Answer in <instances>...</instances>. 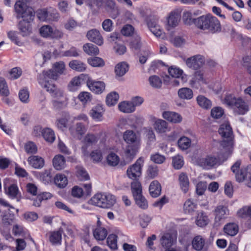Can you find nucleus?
I'll return each instance as SVG.
<instances>
[{
  "mask_svg": "<svg viewBox=\"0 0 251 251\" xmlns=\"http://www.w3.org/2000/svg\"><path fill=\"white\" fill-rule=\"evenodd\" d=\"M54 182L59 188H64L68 184L67 177L62 174H57L54 178Z\"/></svg>",
  "mask_w": 251,
  "mask_h": 251,
  "instance_id": "58836bf2",
  "label": "nucleus"
},
{
  "mask_svg": "<svg viewBox=\"0 0 251 251\" xmlns=\"http://www.w3.org/2000/svg\"><path fill=\"white\" fill-rule=\"evenodd\" d=\"M178 181L181 190L186 193L189 189L190 182L187 174L185 173H181L178 176Z\"/></svg>",
  "mask_w": 251,
  "mask_h": 251,
  "instance_id": "393cba45",
  "label": "nucleus"
},
{
  "mask_svg": "<svg viewBox=\"0 0 251 251\" xmlns=\"http://www.w3.org/2000/svg\"><path fill=\"white\" fill-rule=\"evenodd\" d=\"M9 94V91L8 88L5 80L0 77V95L2 96L7 97Z\"/></svg>",
  "mask_w": 251,
  "mask_h": 251,
  "instance_id": "603ef678",
  "label": "nucleus"
},
{
  "mask_svg": "<svg viewBox=\"0 0 251 251\" xmlns=\"http://www.w3.org/2000/svg\"><path fill=\"white\" fill-rule=\"evenodd\" d=\"M25 149L26 152L28 153L35 154L37 151V147L34 143L28 142L25 144Z\"/></svg>",
  "mask_w": 251,
  "mask_h": 251,
  "instance_id": "338daca9",
  "label": "nucleus"
},
{
  "mask_svg": "<svg viewBox=\"0 0 251 251\" xmlns=\"http://www.w3.org/2000/svg\"><path fill=\"white\" fill-rule=\"evenodd\" d=\"M104 112V110L102 106L100 104H97L91 109L89 114L95 121H101L103 119Z\"/></svg>",
  "mask_w": 251,
  "mask_h": 251,
  "instance_id": "6ab92c4d",
  "label": "nucleus"
},
{
  "mask_svg": "<svg viewBox=\"0 0 251 251\" xmlns=\"http://www.w3.org/2000/svg\"><path fill=\"white\" fill-rule=\"evenodd\" d=\"M206 239L201 235H197L192 241V247L197 251H201L206 249Z\"/></svg>",
  "mask_w": 251,
  "mask_h": 251,
  "instance_id": "2eb2a0df",
  "label": "nucleus"
},
{
  "mask_svg": "<svg viewBox=\"0 0 251 251\" xmlns=\"http://www.w3.org/2000/svg\"><path fill=\"white\" fill-rule=\"evenodd\" d=\"M149 27L150 28L151 32L156 37L163 38L164 37V33L159 25L153 24H148Z\"/></svg>",
  "mask_w": 251,
  "mask_h": 251,
  "instance_id": "49530a36",
  "label": "nucleus"
},
{
  "mask_svg": "<svg viewBox=\"0 0 251 251\" xmlns=\"http://www.w3.org/2000/svg\"><path fill=\"white\" fill-rule=\"evenodd\" d=\"M225 103L231 106L234 112L238 115H244L249 110L248 103L242 98H236L232 95L226 96L225 99Z\"/></svg>",
  "mask_w": 251,
  "mask_h": 251,
  "instance_id": "20e7f679",
  "label": "nucleus"
},
{
  "mask_svg": "<svg viewBox=\"0 0 251 251\" xmlns=\"http://www.w3.org/2000/svg\"><path fill=\"white\" fill-rule=\"evenodd\" d=\"M143 161V159L140 157L132 166L128 168L126 173L129 178L135 180L141 176Z\"/></svg>",
  "mask_w": 251,
  "mask_h": 251,
  "instance_id": "6e6552de",
  "label": "nucleus"
},
{
  "mask_svg": "<svg viewBox=\"0 0 251 251\" xmlns=\"http://www.w3.org/2000/svg\"><path fill=\"white\" fill-rule=\"evenodd\" d=\"M239 217L241 218H245L249 216L251 218V206H244L241 208L237 212Z\"/></svg>",
  "mask_w": 251,
  "mask_h": 251,
  "instance_id": "0e129e2a",
  "label": "nucleus"
},
{
  "mask_svg": "<svg viewBox=\"0 0 251 251\" xmlns=\"http://www.w3.org/2000/svg\"><path fill=\"white\" fill-rule=\"evenodd\" d=\"M119 99V95L115 92L109 93L106 97V102L109 106L115 105Z\"/></svg>",
  "mask_w": 251,
  "mask_h": 251,
  "instance_id": "09e8293b",
  "label": "nucleus"
},
{
  "mask_svg": "<svg viewBox=\"0 0 251 251\" xmlns=\"http://www.w3.org/2000/svg\"><path fill=\"white\" fill-rule=\"evenodd\" d=\"M180 14L178 11L171 12L168 18V24L170 26L176 27L180 20Z\"/></svg>",
  "mask_w": 251,
  "mask_h": 251,
  "instance_id": "cd10ccee",
  "label": "nucleus"
},
{
  "mask_svg": "<svg viewBox=\"0 0 251 251\" xmlns=\"http://www.w3.org/2000/svg\"><path fill=\"white\" fill-rule=\"evenodd\" d=\"M151 160L156 164H162L166 160L165 156L159 154V153H155L151 155Z\"/></svg>",
  "mask_w": 251,
  "mask_h": 251,
  "instance_id": "e2e57ef3",
  "label": "nucleus"
},
{
  "mask_svg": "<svg viewBox=\"0 0 251 251\" xmlns=\"http://www.w3.org/2000/svg\"><path fill=\"white\" fill-rule=\"evenodd\" d=\"M77 98L82 104H84L87 102L91 101V95L89 92H82L80 93Z\"/></svg>",
  "mask_w": 251,
  "mask_h": 251,
  "instance_id": "774afa93",
  "label": "nucleus"
},
{
  "mask_svg": "<svg viewBox=\"0 0 251 251\" xmlns=\"http://www.w3.org/2000/svg\"><path fill=\"white\" fill-rule=\"evenodd\" d=\"M196 208V205L190 200H188L184 204V210L186 213H190Z\"/></svg>",
  "mask_w": 251,
  "mask_h": 251,
  "instance_id": "680f3d73",
  "label": "nucleus"
},
{
  "mask_svg": "<svg viewBox=\"0 0 251 251\" xmlns=\"http://www.w3.org/2000/svg\"><path fill=\"white\" fill-rule=\"evenodd\" d=\"M208 222L207 217L203 212H200L198 214V216L196 221L197 226L200 227L205 226Z\"/></svg>",
  "mask_w": 251,
  "mask_h": 251,
  "instance_id": "de8ad7c7",
  "label": "nucleus"
},
{
  "mask_svg": "<svg viewBox=\"0 0 251 251\" xmlns=\"http://www.w3.org/2000/svg\"><path fill=\"white\" fill-rule=\"evenodd\" d=\"M224 154L225 158L223 160L219 156L214 154H208L200 157L197 160L198 165L205 170L216 168L222 164L230 155H228V152L226 151H225Z\"/></svg>",
  "mask_w": 251,
  "mask_h": 251,
  "instance_id": "7ed1b4c3",
  "label": "nucleus"
},
{
  "mask_svg": "<svg viewBox=\"0 0 251 251\" xmlns=\"http://www.w3.org/2000/svg\"><path fill=\"white\" fill-rule=\"evenodd\" d=\"M88 63L93 67H99L104 65V62L101 58L94 57L88 59Z\"/></svg>",
  "mask_w": 251,
  "mask_h": 251,
  "instance_id": "4d7b16f0",
  "label": "nucleus"
},
{
  "mask_svg": "<svg viewBox=\"0 0 251 251\" xmlns=\"http://www.w3.org/2000/svg\"><path fill=\"white\" fill-rule=\"evenodd\" d=\"M204 57L200 54L189 57L186 60L187 66L194 70H197L201 67L204 64Z\"/></svg>",
  "mask_w": 251,
  "mask_h": 251,
  "instance_id": "ddd939ff",
  "label": "nucleus"
},
{
  "mask_svg": "<svg viewBox=\"0 0 251 251\" xmlns=\"http://www.w3.org/2000/svg\"><path fill=\"white\" fill-rule=\"evenodd\" d=\"M29 165L35 169H39L43 168L45 164L44 159L37 155H32L27 159Z\"/></svg>",
  "mask_w": 251,
  "mask_h": 251,
  "instance_id": "4be33fe9",
  "label": "nucleus"
},
{
  "mask_svg": "<svg viewBox=\"0 0 251 251\" xmlns=\"http://www.w3.org/2000/svg\"><path fill=\"white\" fill-rule=\"evenodd\" d=\"M162 116L165 119L174 124L180 123L182 120V116L175 112L164 111Z\"/></svg>",
  "mask_w": 251,
  "mask_h": 251,
  "instance_id": "412c9836",
  "label": "nucleus"
},
{
  "mask_svg": "<svg viewBox=\"0 0 251 251\" xmlns=\"http://www.w3.org/2000/svg\"><path fill=\"white\" fill-rule=\"evenodd\" d=\"M241 161L237 160L231 167V170L235 174L236 180L239 182H243L247 179L248 167L245 168L240 169Z\"/></svg>",
  "mask_w": 251,
  "mask_h": 251,
  "instance_id": "9d476101",
  "label": "nucleus"
},
{
  "mask_svg": "<svg viewBox=\"0 0 251 251\" xmlns=\"http://www.w3.org/2000/svg\"><path fill=\"white\" fill-rule=\"evenodd\" d=\"M117 236L113 234L109 235L107 238V244L112 250L117 249Z\"/></svg>",
  "mask_w": 251,
  "mask_h": 251,
  "instance_id": "864d4df0",
  "label": "nucleus"
},
{
  "mask_svg": "<svg viewBox=\"0 0 251 251\" xmlns=\"http://www.w3.org/2000/svg\"><path fill=\"white\" fill-rule=\"evenodd\" d=\"M149 192L151 196L153 198H156L160 195L161 186L158 181L154 180L151 183Z\"/></svg>",
  "mask_w": 251,
  "mask_h": 251,
  "instance_id": "bb28decb",
  "label": "nucleus"
},
{
  "mask_svg": "<svg viewBox=\"0 0 251 251\" xmlns=\"http://www.w3.org/2000/svg\"><path fill=\"white\" fill-rule=\"evenodd\" d=\"M5 193L11 199H16L17 201L21 199V195L16 184H11L7 188L4 186Z\"/></svg>",
  "mask_w": 251,
  "mask_h": 251,
  "instance_id": "aec40b11",
  "label": "nucleus"
},
{
  "mask_svg": "<svg viewBox=\"0 0 251 251\" xmlns=\"http://www.w3.org/2000/svg\"><path fill=\"white\" fill-rule=\"evenodd\" d=\"M63 230L59 229L58 231H51L49 233V241L53 245H60L62 241V232Z\"/></svg>",
  "mask_w": 251,
  "mask_h": 251,
  "instance_id": "a878e982",
  "label": "nucleus"
},
{
  "mask_svg": "<svg viewBox=\"0 0 251 251\" xmlns=\"http://www.w3.org/2000/svg\"><path fill=\"white\" fill-rule=\"evenodd\" d=\"M86 75H81L80 76L75 77L72 80L70 81L68 87L70 91H75L77 88L80 86V84L82 82V78L81 77L84 76L86 77Z\"/></svg>",
  "mask_w": 251,
  "mask_h": 251,
  "instance_id": "ea45409f",
  "label": "nucleus"
},
{
  "mask_svg": "<svg viewBox=\"0 0 251 251\" xmlns=\"http://www.w3.org/2000/svg\"><path fill=\"white\" fill-rule=\"evenodd\" d=\"M69 66L72 69L79 72H84L86 69V64L81 61L77 60L70 61Z\"/></svg>",
  "mask_w": 251,
  "mask_h": 251,
  "instance_id": "473e14b6",
  "label": "nucleus"
},
{
  "mask_svg": "<svg viewBox=\"0 0 251 251\" xmlns=\"http://www.w3.org/2000/svg\"><path fill=\"white\" fill-rule=\"evenodd\" d=\"M119 162V158L114 153H110L107 157V162L108 164L111 166H116Z\"/></svg>",
  "mask_w": 251,
  "mask_h": 251,
  "instance_id": "bf43d9fd",
  "label": "nucleus"
},
{
  "mask_svg": "<svg viewBox=\"0 0 251 251\" xmlns=\"http://www.w3.org/2000/svg\"><path fill=\"white\" fill-rule=\"evenodd\" d=\"M238 226L234 223H229L226 225L224 227V232L231 236H235L238 232Z\"/></svg>",
  "mask_w": 251,
  "mask_h": 251,
  "instance_id": "2f4dec72",
  "label": "nucleus"
},
{
  "mask_svg": "<svg viewBox=\"0 0 251 251\" xmlns=\"http://www.w3.org/2000/svg\"><path fill=\"white\" fill-rule=\"evenodd\" d=\"M218 132L223 138L221 146L225 151L228 152V155H230L233 145V135L231 127L228 123L223 124L220 126Z\"/></svg>",
  "mask_w": 251,
  "mask_h": 251,
  "instance_id": "f03ea898",
  "label": "nucleus"
},
{
  "mask_svg": "<svg viewBox=\"0 0 251 251\" xmlns=\"http://www.w3.org/2000/svg\"><path fill=\"white\" fill-rule=\"evenodd\" d=\"M194 25L199 29L211 33L221 31V24L218 19L210 14L201 16L194 20Z\"/></svg>",
  "mask_w": 251,
  "mask_h": 251,
  "instance_id": "f257e3e1",
  "label": "nucleus"
},
{
  "mask_svg": "<svg viewBox=\"0 0 251 251\" xmlns=\"http://www.w3.org/2000/svg\"><path fill=\"white\" fill-rule=\"evenodd\" d=\"M99 139L98 134L88 133L84 138V142L88 146H92L97 143Z\"/></svg>",
  "mask_w": 251,
  "mask_h": 251,
  "instance_id": "79ce46f5",
  "label": "nucleus"
},
{
  "mask_svg": "<svg viewBox=\"0 0 251 251\" xmlns=\"http://www.w3.org/2000/svg\"><path fill=\"white\" fill-rule=\"evenodd\" d=\"M131 189L133 197L142 194L141 184L137 180H135L131 182Z\"/></svg>",
  "mask_w": 251,
  "mask_h": 251,
  "instance_id": "37998d69",
  "label": "nucleus"
},
{
  "mask_svg": "<svg viewBox=\"0 0 251 251\" xmlns=\"http://www.w3.org/2000/svg\"><path fill=\"white\" fill-rule=\"evenodd\" d=\"M86 37L89 41L95 43L99 46H101L103 43V38L99 31L96 29H92L89 30L87 33Z\"/></svg>",
  "mask_w": 251,
  "mask_h": 251,
  "instance_id": "4468645a",
  "label": "nucleus"
},
{
  "mask_svg": "<svg viewBox=\"0 0 251 251\" xmlns=\"http://www.w3.org/2000/svg\"><path fill=\"white\" fill-rule=\"evenodd\" d=\"M14 11L17 19L23 18L25 20H33L34 13L31 7H28L24 2L19 0L14 5Z\"/></svg>",
  "mask_w": 251,
  "mask_h": 251,
  "instance_id": "423d86ee",
  "label": "nucleus"
},
{
  "mask_svg": "<svg viewBox=\"0 0 251 251\" xmlns=\"http://www.w3.org/2000/svg\"><path fill=\"white\" fill-rule=\"evenodd\" d=\"M43 87L46 89V90L54 97H59L62 96V92L58 89L52 82L46 81Z\"/></svg>",
  "mask_w": 251,
  "mask_h": 251,
  "instance_id": "b1692460",
  "label": "nucleus"
},
{
  "mask_svg": "<svg viewBox=\"0 0 251 251\" xmlns=\"http://www.w3.org/2000/svg\"><path fill=\"white\" fill-rule=\"evenodd\" d=\"M91 203L94 205L104 208H109L116 202L115 197L110 194L97 193L90 200Z\"/></svg>",
  "mask_w": 251,
  "mask_h": 251,
  "instance_id": "39448f33",
  "label": "nucleus"
},
{
  "mask_svg": "<svg viewBox=\"0 0 251 251\" xmlns=\"http://www.w3.org/2000/svg\"><path fill=\"white\" fill-rule=\"evenodd\" d=\"M147 176L150 178H154L158 174V169L157 166L155 165H151L148 166L147 170Z\"/></svg>",
  "mask_w": 251,
  "mask_h": 251,
  "instance_id": "5fc2aeb1",
  "label": "nucleus"
},
{
  "mask_svg": "<svg viewBox=\"0 0 251 251\" xmlns=\"http://www.w3.org/2000/svg\"><path fill=\"white\" fill-rule=\"evenodd\" d=\"M197 101L199 105L203 109H210L212 106L211 100L202 95L197 97Z\"/></svg>",
  "mask_w": 251,
  "mask_h": 251,
  "instance_id": "c9c22d12",
  "label": "nucleus"
},
{
  "mask_svg": "<svg viewBox=\"0 0 251 251\" xmlns=\"http://www.w3.org/2000/svg\"><path fill=\"white\" fill-rule=\"evenodd\" d=\"M93 235L97 240L102 241L107 235V231L104 227L99 226L93 230Z\"/></svg>",
  "mask_w": 251,
  "mask_h": 251,
  "instance_id": "7c9ffc66",
  "label": "nucleus"
},
{
  "mask_svg": "<svg viewBox=\"0 0 251 251\" xmlns=\"http://www.w3.org/2000/svg\"><path fill=\"white\" fill-rule=\"evenodd\" d=\"M87 78V86L89 89L96 94H101L105 89V85L102 81H96L92 80L88 75Z\"/></svg>",
  "mask_w": 251,
  "mask_h": 251,
  "instance_id": "f8f14e48",
  "label": "nucleus"
},
{
  "mask_svg": "<svg viewBox=\"0 0 251 251\" xmlns=\"http://www.w3.org/2000/svg\"><path fill=\"white\" fill-rule=\"evenodd\" d=\"M215 221L220 222L222 220L225 219L228 214V210L226 206L219 205L215 209Z\"/></svg>",
  "mask_w": 251,
  "mask_h": 251,
  "instance_id": "5701e85b",
  "label": "nucleus"
},
{
  "mask_svg": "<svg viewBox=\"0 0 251 251\" xmlns=\"http://www.w3.org/2000/svg\"><path fill=\"white\" fill-rule=\"evenodd\" d=\"M41 35L45 38L59 39L62 37L63 33L55 28H52L49 25L42 26L40 28Z\"/></svg>",
  "mask_w": 251,
  "mask_h": 251,
  "instance_id": "0eeeda50",
  "label": "nucleus"
},
{
  "mask_svg": "<svg viewBox=\"0 0 251 251\" xmlns=\"http://www.w3.org/2000/svg\"><path fill=\"white\" fill-rule=\"evenodd\" d=\"M76 169L77 176L80 180H87L89 179V176L84 168L81 166H77Z\"/></svg>",
  "mask_w": 251,
  "mask_h": 251,
  "instance_id": "3c124183",
  "label": "nucleus"
},
{
  "mask_svg": "<svg viewBox=\"0 0 251 251\" xmlns=\"http://www.w3.org/2000/svg\"><path fill=\"white\" fill-rule=\"evenodd\" d=\"M191 145L190 140L186 137H182L180 138L178 141V146L179 147L183 150H185L190 147Z\"/></svg>",
  "mask_w": 251,
  "mask_h": 251,
  "instance_id": "13d9d810",
  "label": "nucleus"
},
{
  "mask_svg": "<svg viewBox=\"0 0 251 251\" xmlns=\"http://www.w3.org/2000/svg\"><path fill=\"white\" fill-rule=\"evenodd\" d=\"M65 67L63 62H56L53 64L52 69L45 72V75L53 79H57L58 75L63 74Z\"/></svg>",
  "mask_w": 251,
  "mask_h": 251,
  "instance_id": "9b49d317",
  "label": "nucleus"
},
{
  "mask_svg": "<svg viewBox=\"0 0 251 251\" xmlns=\"http://www.w3.org/2000/svg\"><path fill=\"white\" fill-rule=\"evenodd\" d=\"M172 164L176 169H180L184 164L183 158L180 155L174 156L172 158Z\"/></svg>",
  "mask_w": 251,
  "mask_h": 251,
  "instance_id": "6e6d98bb",
  "label": "nucleus"
},
{
  "mask_svg": "<svg viewBox=\"0 0 251 251\" xmlns=\"http://www.w3.org/2000/svg\"><path fill=\"white\" fill-rule=\"evenodd\" d=\"M151 85L156 88H160L162 85V81L161 79L156 75H152L149 79Z\"/></svg>",
  "mask_w": 251,
  "mask_h": 251,
  "instance_id": "052dcab7",
  "label": "nucleus"
},
{
  "mask_svg": "<svg viewBox=\"0 0 251 251\" xmlns=\"http://www.w3.org/2000/svg\"><path fill=\"white\" fill-rule=\"evenodd\" d=\"M154 128L156 131L164 133L167 129V123L163 120H158L155 122Z\"/></svg>",
  "mask_w": 251,
  "mask_h": 251,
  "instance_id": "c03bdc74",
  "label": "nucleus"
},
{
  "mask_svg": "<svg viewBox=\"0 0 251 251\" xmlns=\"http://www.w3.org/2000/svg\"><path fill=\"white\" fill-rule=\"evenodd\" d=\"M69 130L72 136L80 139L81 136L86 132L87 129L82 123H77L70 127Z\"/></svg>",
  "mask_w": 251,
  "mask_h": 251,
  "instance_id": "a211bd4d",
  "label": "nucleus"
},
{
  "mask_svg": "<svg viewBox=\"0 0 251 251\" xmlns=\"http://www.w3.org/2000/svg\"><path fill=\"white\" fill-rule=\"evenodd\" d=\"M39 131L41 132L44 139L48 142L52 143L55 140V137L53 131L50 128H46L42 130L40 126H35L34 132Z\"/></svg>",
  "mask_w": 251,
  "mask_h": 251,
  "instance_id": "f3484780",
  "label": "nucleus"
},
{
  "mask_svg": "<svg viewBox=\"0 0 251 251\" xmlns=\"http://www.w3.org/2000/svg\"><path fill=\"white\" fill-rule=\"evenodd\" d=\"M136 204L141 208L146 209L148 207L147 200L143 196L142 194L133 197Z\"/></svg>",
  "mask_w": 251,
  "mask_h": 251,
  "instance_id": "a19ab883",
  "label": "nucleus"
},
{
  "mask_svg": "<svg viewBox=\"0 0 251 251\" xmlns=\"http://www.w3.org/2000/svg\"><path fill=\"white\" fill-rule=\"evenodd\" d=\"M29 92L26 89H23L19 91V97L22 102L28 103L29 102Z\"/></svg>",
  "mask_w": 251,
  "mask_h": 251,
  "instance_id": "69168bd1",
  "label": "nucleus"
},
{
  "mask_svg": "<svg viewBox=\"0 0 251 251\" xmlns=\"http://www.w3.org/2000/svg\"><path fill=\"white\" fill-rule=\"evenodd\" d=\"M160 243L162 247L167 249L170 248L173 244L172 236L170 233H165L161 237Z\"/></svg>",
  "mask_w": 251,
  "mask_h": 251,
  "instance_id": "4c0bfd02",
  "label": "nucleus"
},
{
  "mask_svg": "<svg viewBox=\"0 0 251 251\" xmlns=\"http://www.w3.org/2000/svg\"><path fill=\"white\" fill-rule=\"evenodd\" d=\"M38 18L44 21H57L59 14L55 9L50 8L48 9H43L38 13Z\"/></svg>",
  "mask_w": 251,
  "mask_h": 251,
  "instance_id": "1a4fd4ad",
  "label": "nucleus"
},
{
  "mask_svg": "<svg viewBox=\"0 0 251 251\" xmlns=\"http://www.w3.org/2000/svg\"><path fill=\"white\" fill-rule=\"evenodd\" d=\"M118 107L121 112L126 113H132L135 110L134 105L130 101L121 102L119 104Z\"/></svg>",
  "mask_w": 251,
  "mask_h": 251,
  "instance_id": "f704fd0d",
  "label": "nucleus"
},
{
  "mask_svg": "<svg viewBox=\"0 0 251 251\" xmlns=\"http://www.w3.org/2000/svg\"><path fill=\"white\" fill-rule=\"evenodd\" d=\"M124 140L128 144L133 143L135 142L136 136L132 130L126 131L123 135Z\"/></svg>",
  "mask_w": 251,
  "mask_h": 251,
  "instance_id": "8fccbe9b",
  "label": "nucleus"
},
{
  "mask_svg": "<svg viewBox=\"0 0 251 251\" xmlns=\"http://www.w3.org/2000/svg\"><path fill=\"white\" fill-rule=\"evenodd\" d=\"M129 70V65L126 62H121L118 63L115 67V73L116 76H122L124 75Z\"/></svg>",
  "mask_w": 251,
  "mask_h": 251,
  "instance_id": "c756f323",
  "label": "nucleus"
},
{
  "mask_svg": "<svg viewBox=\"0 0 251 251\" xmlns=\"http://www.w3.org/2000/svg\"><path fill=\"white\" fill-rule=\"evenodd\" d=\"M84 51L89 55H97L99 53V48L92 43H86L83 46Z\"/></svg>",
  "mask_w": 251,
  "mask_h": 251,
  "instance_id": "72a5a7b5",
  "label": "nucleus"
},
{
  "mask_svg": "<svg viewBox=\"0 0 251 251\" xmlns=\"http://www.w3.org/2000/svg\"><path fill=\"white\" fill-rule=\"evenodd\" d=\"M139 146L137 144H134L133 145H128L125 151L126 156L130 158H133L136 155Z\"/></svg>",
  "mask_w": 251,
  "mask_h": 251,
  "instance_id": "a18cd8bd",
  "label": "nucleus"
},
{
  "mask_svg": "<svg viewBox=\"0 0 251 251\" xmlns=\"http://www.w3.org/2000/svg\"><path fill=\"white\" fill-rule=\"evenodd\" d=\"M52 163L54 168L57 170H61L66 166V160L65 157L60 154L55 155L53 160Z\"/></svg>",
  "mask_w": 251,
  "mask_h": 251,
  "instance_id": "c85d7f7f",
  "label": "nucleus"
},
{
  "mask_svg": "<svg viewBox=\"0 0 251 251\" xmlns=\"http://www.w3.org/2000/svg\"><path fill=\"white\" fill-rule=\"evenodd\" d=\"M33 20H25L24 19L19 22L18 28L23 36L29 35L32 32V26L30 24Z\"/></svg>",
  "mask_w": 251,
  "mask_h": 251,
  "instance_id": "dca6fc26",
  "label": "nucleus"
},
{
  "mask_svg": "<svg viewBox=\"0 0 251 251\" xmlns=\"http://www.w3.org/2000/svg\"><path fill=\"white\" fill-rule=\"evenodd\" d=\"M178 96L181 99L190 100L193 98V94L191 89L184 87L178 90Z\"/></svg>",
  "mask_w": 251,
  "mask_h": 251,
  "instance_id": "e433bc0d",
  "label": "nucleus"
}]
</instances>
